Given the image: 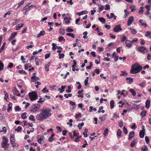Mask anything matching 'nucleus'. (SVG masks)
I'll use <instances>...</instances> for the list:
<instances>
[{"mask_svg":"<svg viewBox=\"0 0 151 151\" xmlns=\"http://www.w3.org/2000/svg\"><path fill=\"white\" fill-rule=\"evenodd\" d=\"M142 69V66L138 64H134L131 67L130 72L132 73L135 74L140 71Z\"/></svg>","mask_w":151,"mask_h":151,"instance_id":"nucleus-1","label":"nucleus"},{"mask_svg":"<svg viewBox=\"0 0 151 151\" xmlns=\"http://www.w3.org/2000/svg\"><path fill=\"white\" fill-rule=\"evenodd\" d=\"M51 110L47 108L43 109L42 112L43 114L45 119L50 116L51 114L50 113Z\"/></svg>","mask_w":151,"mask_h":151,"instance_id":"nucleus-2","label":"nucleus"},{"mask_svg":"<svg viewBox=\"0 0 151 151\" xmlns=\"http://www.w3.org/2000/svg\"><path fill=\"white\" fill-rule=\"evenodd\" d=\"M28 95L31 101L36 100L38 97V95L37 92L35 91H34L32 92H29L28 93Z\"/></svg>","mask_w":151,"mask_h":151,"instance_id":"nucleus-3","label":"nucleus"},{"mask_svg":"<svg viewBox=\"0 0 151 151\" xmlns=\"http://www.w3.org/2000/svg\"><path fill=\"white\" fill-rule=\"evenodd\" d=\"M40 104H33L31 107V112L32 111L34 112H36L40 108Z\"/></svg>","mask_w":151,"mask_h":151,"instance_id":"nucleus-4","label":"nucleus"},{"mask_svg":"<svg viewBox=\"0 0 151 151\" xmlns=\"http://www.w3.org/2000/svg\"><path fill=\"white\" fill-rule=\"evenodd\" d=\"M142 130L139 133V136L141 138H143L145 134V127L144 125L142 127Z\"/></svg>","mask_w":151,"mask_h":151,"instance_id":"nucleus-5","label":"nucleus"},{"mask_svg":"<svg viewBox=\"0 0 151 151\" xmlns=\"http://www.w3.org/2000/svg\"><path fill=\"white\" fill-rule=\"evenodd\" d=\"M36 118L39 121H42L45 119L42 112L37 115Z\"/></svg>","mask_w":151,"mask_h":151,"instance_id":"nucleus-6","label":"nucleus"},{"mask_svg":"<svg viewBox=\"0 0 151 151\" xmlns=\"http://www.w3.org/2000/svg\"><path fill=\"white\" fill-rule=\"evenodd\" d=\"M122 30V29L121 27V25L120 24L118 25L115 26L113 29L114 32H117L121 31Z\"/></svg>","mask_w":151,"mask_h":151,"instance_id":"nucleus-7","label":"nucleus"},{"mask_svg":"<svg viewBox=\"0 0 151 151\" xmlns=\"http://www.w3.org/2000/svg\"><path fill=\"white\" fill-rule=\"evenodd\" d=\"M138 50L142 53H145L147 52V50L144 46H141L138 47Z\"/></svg>","mask_w":151,"mask_h":151,"instance_id":"nucleus-8","label":"nucleus"},{"mask_svg":"<svg viewBox=\"0 0 151 151\" xmlns=\"http://www.w3.org/2000/svg\"><path fill=\"white\" fill-rule=\"evenodd\" d=\"M134 20V17L132 16L130 17L128 19L127 23V25L128 26H130L133 22Z\"/></svg>","mask_w":151,"mask_h":151,"instance_id":"nucleus-9","label":"nucleus"},{"mask_svg":"<svg viewBox=\"0 0 151 151\" xmlns=\"http://www.w3.org/2000/svg\"><path fill=\"white\" fill-rule=\"evenodd\" d=\"M17 32H14L12 33L11 35L8 38V40L9 41H10L16 36V35H17Z\"/></svg>","mask_w":151,"mask_h":151,"instance_id":"nucleus-10","label":"nucleus"},{"mask_svg":"<svg viewBox=\"0 0 151 151\" xmlns=\"http://www.w3.org/2000/svg\"><path fill=\"white\" fill-rule=\"evenodd\" d=\"M134 131H132L131 132H129L128 134V140H131L132 138L134 136Z\"/></svg>","mask_w":151,"mask_h":151,"instance_id":"nucleus-11","label":"nucleus"},{"mask_svg":"<svg viewBox=\"0 0 151 151\" xmlns=\"http://www.w3.org/2000/svg\"><path fill=\"white\" fill-rule=\"evenodd\" d=\"M138 142V140L137 139H134V140L131 143L130 146L132 147H133Z\"/></svg>","mask_w":151,"mask_h":151,"instance_id":"nucleus-12","label":"nucleus"},{"mask_svg":"<svg viewBox=\"0 0 151 151\" xmlns=\"http://www.w3.org/2000/svg\"><path fill=\"white\" fill-rule=\"evenodd\" d=\"M31 81L32 82H34L40 79L39 77L37 76H32L31 78Z\"/></svg>","mask_w":151,"mask_h":151,"instance_id":"nucleus-13","label":"nucleus"},{"mask_svg":"<svg viewBox=\"0 0 151 151\" xmlns=\"http://www.w3.org/2000/svg\"><path fill=\"white\" fill-rule=\"evenodd\" d=\"M132 42L128 40H126L125 42L126 46L128 47H131L132 46Z\"/></svg>","mask_w":151,"mask_h":151,"instance_id":"nucleus-14","label":"nucleus"},{"mask_svg":"<svg viewBox=\"0 0 151 151\" xmlns=\"http://www.w3.org/2000/svg\"><path fill=\"white\" fill-rule=\"evenodd\" d=\"M1 146L5 150H6L7 149V146L6 145V143L2 142L1 144Z\"/></svg>","mask_w":151,"mask_h":151,"instance_id":"nucleus-15","label":"nucleus"},{"mask_svg":"<svg viewBox=\"0 0 151 151\" xmlns=\"http://www.w3.org/2000/svg\"><path fill=\"white\" fill-rule=\"evenodd\" d=\"M30 4V3L29 4H27L24 7V9L26 10L27 12H28L31 9V8L29 5Z\"/></svg>","mask_w":151,"mask_h":151,"instance_id":"nucleus-16","label":"nucleus"},{"mask_svg":"<svg viewBox=\"0 0 151 151\" xmlns=\"http://www.w3.org/2000/svg\"><path fill=\"white\" fill-rule=\"evenodd\" d=\"M66 87V86H61V88H59L58 89V91H60V92L61 93H63V91H64V89Z\"/></svg>","mask_w":151,"mask_h":151,"instance_id":"nucleus-17","label":"nucleus"},{"mask_svg":"<svg viewBox=\"0 0 151 151\" xmlns=\"http://www.w3.org/2000/svg\"><path fill=\"white\" fill-rule=\"evenodd\" d=\"M45 34V31H40L37 35V38H38L44 35Z\"/></svg>","mask_w":151,"mask_h":151,"instance_id":"nucleus-18","label":"nucleus"},{"mask_svg":"<svg viewBox=\"0 0 151 151\" xmlns=\"http://www.w3.org/2000/svg\"><path fill=\"white\" fill-rule=\"evenodd\" d=\"M150 101L149 99H147L145 103V106L146 108L148 109L150 107Z\"/></svg>","mask_w":151,"mask_h":151,"instance_id":"nucleus-19","label":"nucleus"},{"mask_svg":"<svg viewBox=\"0 0 151 151\" xmlns=\"http://www.w3.org/2000/svg\"><path fill=\"white\" fill-rule=\"evenodd\" d=\"M146 113L147 111L146 110H143L142 111L140 114L141 118H142L144 117L146 115Z\"/></svg>","mask_w":151,"mask_h":151,"instance_id":"nucleus-20","label":"nucleus"},{"mask_svg":"<svg viewBox=\"0 0 151 151\" xmlns=\"http://www.w3.org/2000/svg\"><path fill=\"white\" fill-rule=\"evenodd\" d=\"M12 103L11 102H9L8 104V107L7 109V111L9 112L10 110H11L12 109Z\"/></svg>","mask_w":151,"mask_h":151,"instance_id":"nucleus-21","label":"nucleus"},{"mask_svg":"<svg viewBox=\"0 0 151 151\" xmlns=\"http://www.w3.org/2000/svg\"><path fill=\"white\" fill-rule=\"evenodd\" d=\"M64 19L65 21V23L66 24L69 23H70V21L71 20L70 18H68L67 17H65Z\"/></svg>","mask_w":151,"mask_h":151,"instance_id":"nucleus-22","label":"nucleus"},{"mask_svg":"<svg viewBox=\"0 0 151 151\" xmlns=\"http://www.w3.org/2000/svg\"><path fill=\"white\" fill-rule=\"evenodd\" d=\"M38 137H37V142L39 144H41V141L43 139L44 137L42 135L40 136V138H39L38 137L39 136L38 135Z\"/></svg>","mask_w":151,"mask_h":151,"instance_id":"nucleus-23","label":"nucleus"},{"mask_svg":"<svg viewBox=\"0 0 151 151\" xmlns=\"http://www.w3.org/2000/svg\"><path fill=\"white\" fill-rule=\"evenodd\" d=\"M21 24H18V25L17 26H16V29L17 30H19L23 26H24V24L23 23L22 24H21V25L20 26V25Z\"/></svg>","mask_w":151,"mask_h":151,"instance_id":"nucleus-24","label":"nucleus"},{"mask_svg":"<svg viewBox=\"0 0 151 151\" xmlns=\"http://www.w3.org/2000/svg\"><path fill=\"white\" fill-rule=\"evenodd\" d=\"M143 22V20L140 19L139 20V23H140L142 26H144L145 27H147V24L146 23Z\"/></svg>","mask_w":151,"mask_h":151,"instance_id":"nucleus-25","label":"nucleus"},{"mask_svg":"<svg viewBox=\"0 0 151 151\" xmlns=\"http://www.w3.org/2000/svg\"><path fill=\"white\" fill-rule=\"evenodd\" d=\"M126 80H129V84H130L133 82V79L130 77H127L126 78Z\"/></svg>","mask_w":151,"mask_h":151,"instance_id":"nucleus-26","label":"nucleus"},{"mask_svg":"<svg viewBox=\"0 0 151 151\" xmlns=\"http://www.w3.org/2000/svg\"><path fill=\"white\" fill-rule=\"evenodd\" d=\"M114 101L111 100L110 101V108L112 109H113L114 106Z\"/></svg>","mask_w":151,"mask_h":151,"instance_id":"nucleus-27","label":"nucleus"},{"mask_svg":"<svg viewBox=\"0 0 151 151\" xmlns=\"http://www.w3.org/2000/svg\"><path fill=\"white\" fill-rule=\"evenodd\" d=\"M140 106L139 105L134 104L133 105V108L134 109L136 110H138L139 109Z\"/></svg>","mask_w":151,"mask_h":151,"instance_id":"nucleus-28","label":"nucleus"},{"mask_svg":"<svg viewBox=\"0 0 151 151\" xmlns=\"http://www.w3.org/2000/svg\"><path fill=\"white\" fill-rule=\"evenodd\" d=\"M27 114V113L25 112L22 113L21 115V117L23 119H25L27 118V116L26 115Z\"/></svg>","mask_w":151,"mask_h":151,"instance_id":"nucleus-29","label":"nucleus"},{"mask_svg":"<svg viewBox=\"0 0 151 151\" xmlns=\"http://www.w3.org/2000/svg\"><path fill=\"white\" fill-rule=\"evenodd\" d=\"M50 63H49L48 64H46L45 66V70L46 72H48L49 71V66L50 65Z\"/></svg>","mask_w":151,"mask_h":151,"instance_id":"nucleus-30","label":"nucleus"},{"mask_svg":"<svg viewBox=\"0 0 151 151\" xmlns=\"http://www.w3.org/2000/svg\"><path fill=\"white\" fill-rule=\"evenodd\" d=\"M29 120L32 121H35V120L34 117V116L32 115H31L30 116L29 118Z\"/></svg>","mask_w":151,"mask_h":151,"instance_id":"nucleus-31","label":"nucleus"},{"mask_svg":"<svg viewBox=\"0 0 151 151\" xmlns=\"http://www.w3.org/2000/svg\"><path fill=\"white\" fill-rule=\"evenodd\" d=\"M84 123L82 122L81 123H79L78 125L77 126L78 127L79 129H82V127L84 125Z\"/></svg>","mask_w":151,"mask_h":151,"instance_id":"nucleus-32","label":"nucleus"},{"mask_svg":"<svg viewBox=\"0 0 151 151\" xmlns=\"http://www.w3.org/2000/svg\"><path fill=\"white\" fill-rule=\"evenodd\" d=\"M6 42H4L3 45L1 47V48H0V53H1L2 51V50L4 49V47L6 45Z\"/></svg>","mask_w":151,"mask_h":151,"instance_id":"nucleus-33","label":"nucleus"},{"mask_svg":"<svg viewBox=\"0 0 151 151\" xmlns=\"http://www.w3.org/2000/svg\"><path fill=\"white\" fill-rule=\"evenodd\" d=\"M99 20L102 23H105V19L104 18L102 17L99 18Z\"/></svg>","mask_w":151,"mask_h":151,"instance_id":"nucleus-34","label":"nucleus"},{"mask_svg":"<svg viewBox=\"0 0 151 151\" xmlns=\"http://www.w3.org/2000/svg\"><path fill=\"white\" fill-rule=\"evenodd\" d=\"M121 74H120L121 76H126L127 75V73L125 71H121Z\"/></svg>","mask_w":151,"mask_h":151,"instance_id":"nucleus-35","label":"nucleus"},{"mask_svg":"<svg viewBox=\"0 0 151 151\" xmlns=\"http://www.w3.org/2000/svg\"><path fill=\"white\" fill-rule=\"evenodd\" d=\"M4 65L1 61H0V70L2 71L4 69Z\"/></svg>","mask_w":151,"mask_h":151,"instance_id":"nucleus-36","label":"nucleus"},{"mask_svg":"<svg viewBox=\"0 0 151 151\" xmlns=\"http://www.w3.org/2000/svg\"><path fill=\"white\" fill-rule=\"evenodd\" d=\"M88 131V129L86 128L84 129V132H83V134H84V137H87L88 135L86 134Z\"/></svg>","mask_w":151,"mask_h":151,"instance_id":"nucleus-37","label":"nucleus"},{"mask_svg":"<svg viewBox=\"0 0 151 151\" xmlns=\"http://www.w3.org/2000/svg\"><path fill=\"white\" fill-rule=\"evenodd\" d=\"M4 93H6L4 97V99L6 101L8 102L9 101L7 100V99H9V95L5 91H4Z\"/></svg>","mask_w":151,"mask_h":151,"instance_id":"nucleus-38","label":"nucleus"},{"mask_svg":"<svg viewBox=\"0 0 151 151\" xmlns=\"http://www.w3.org/2000/svg\"><path fill=\"white\" fill-rule=\"evenodd\" d=\"M18 73L20 74H23L26 75L27 74V73L24 70H19L18 71Z\"/></svg>","mask_w":151,"mask_h":151,"instance_id":"nucleus-39","label":"nucleus"},{"mask_svg":"<svg viewBox=\"0 0 151 151\" xmlns=\"http://www.w3.org/2000/svg\"><path fill=\"white\" fill-rule=\"evenodd\" d=\"M129 91L131 93L133 96H134L136 95V92L134 89L132 88L130 89L129 90Z\"/></svg>","mask_w":151,"mask_h":151,"instance_id":"nucleus-40","label":"nucleus"},{"mask_svg":"<svg viewBox=\"0 0 151 151\" xmlns=\"http://www.w3.org/2000/svg\"><path fill=\"white\" fill-rule=\"evenodd\" d=\"M52 49L53 50H55L57 49V45L54 43H52Z\"/></svg>","mask_w":151,"mask_h":151,"instance_id":"nucleus-41","label":"nucleus"},{"mask_svg":"<svg viewBox=\"0 0 151 151\" xmlns=\"http://www.w3.org/2000/svg\"><path fill=\"white\" fill-rule=\"evenodd\" d=\"M70 104L71 105L73 106L72 108V109H73L75 108L76 105L75 102L73 101H70Z\"/></svg>","mask_w":151,"mask_h":151,"instance_id":"nucleus-42","label":"nucleus"},{"mask_svg":"<svg viewBox=\"0 0 151 151\" xmlns=\"http://www.w3.org/2000/svg\"><path fill=\"white\" fill-rule=\"evenodd\" d=\"M14 109L16 111H19L21 110V108L19 106H17L15 107Z\"/></svg>","mask_w":151,"mask_h":151,"instance_id":"nucleus-43","label":"nucleus"},{"mask_svg":"<svg viewBox=\"0 0 151 151\" xmlns=\"http://www.w3.org/2000/svg\"><path fill=\"white\" fill-rule=\"evenodd\" d=\"M108 129L107 128L105 129L103 133V134L104 136H106L108 134Z\"/></svg>","mask_w":151,"mask_h":151,"instance_id":"nucleus-44","label":"nucleus"},{"mask_svg":"<svg viewBox=\"0 0 151 151\" xmlns=\"http://www.w3.org/2000/svg\"><path fill=\"white\" fill-rule=\"evenodd\" d=\"M25 0H22L18 4V6L17 9L20 6L22 5V4L24 3V2Z\"/></svg>","mask_w":151,"mask_h":151,"instance_id":"nucleus-45","label":"nucleus"},{"mask_svg":"<svg viewBox=\"0 0 151 151\" xmlns=\"http://www.w3.org/2000/svg\"><path fill=\"white\" fill-rule=\"evenodd\" d=\"M117 136L119 137H120L122 134V131L120 129H118L117 132Z\"/></svg>","mask_w":151,"mask_h":151,"instance_id":"nucleus-46","label":"nucleus"},{"mask_svg":"<svg viewBox=\"0 0 151 151\" xmlns=\"http://www.w3.org/2000/svg\"><path fill=\"white\" fill-rule=\"evenodd\" d=\"M145 36L147 37H148L150 38H151V32H147L145 35Z\"/></svg>","mask_w":151,"mask_h":151,"instance_id":"nucleus-47","label":"nucleus"},{"mask_svg":"<svg viewBox=\"0 0 151 151\" xmlns=\"http://www.w3.org/2000/svg\"><path fill=\"white\" fill-rule=\"evenodd\" d=\"M66 35L67 36H71L73 38H74L75 37V36L72 33H67L66 34Z\"/></svg>","mask_w":151,"mask_h":151,"instance_id":"nucleus-48","label":"nucleus"},{"mask_svg":"<svg viewBox=\"0 0 151 151\" xmlns=\"http://www.w3.org/2000/svg\"><path fill=\"white\" fill-rule=\"evenodd\" d=\"M22 127L21 126H18L17 128L15 129V131L17 132H19L22 129Z\"/></svg>","mask_w":151,"mask_h":151,"instance_id":"nucleus-49","label":"nucleus"},{"mask_svg":"<svg viewBox=\"0 0 151 151\" xmlns=\"http://www.w3.org/2000/svg\"><path fill=\"white\" fill-rule=\"evenodd\" d=\"M42 92L43 93H45L46 92H49V90L48 89H47L46 87H45L42 89Z\"/></svg>","mask_w":151,"mask_h":151,"instance_id":"nucleus-50","label":"nucleus"},{"mask_svg":"<svg viewBox=\"0 0 151 151\" xmlns=\"http://www.w3.org/2000/svg\"><path fill=\"white\" fill-rule=\"evenodd\" d=\"M148 148L146 145H144L143 147H142L141 151H147Z\"/></svg>","mask_w":151,"mask_h":151,"instance_id":"nucleus-51","label":"nucleus"},{"mask_svg":"<svg viewBox=\"0 0 151 151\" xmlns=\"http://www.w3.org/2000/svg\"><path fill=\"white\" fill-rule=\"evenodd\" d=\"M3 141L2 142H4L5 143L8 142V140L7 137H3Z\"/></svg>","mask_w":151,"mask_h":151,"instance_id":"nucleus-52","label":"nucleus"},{"mask_svg":"<svg viewBox=\"0 0 151 151\" xmlns=\"http://www.w3.org/2000/svg\"><path fill=\"white\" fill-rule=\"evenodd\" d=\"M58 55L59 56V58L60 59L62 58H63L65 56V55L63 53L61 54L60 53L58 54Z\"/></svg>","mask_w":151,"mask_h":151,"instance_id":"nucleus-53","label":"nucleus"},{"mask_svg":"<svg viewBox=\"0 0 151 151\" xmlns=\"http://www.w3.org/2000/svg\"><path fill=\"white\" fill-rule=\"evenodd\" d=\"M7 132V129L5 127H4L2 128V130H0V132H3L5 133H6Z\"/></svg>","mask_w":151,"mask_h":151,"instance_id":"nucleus-54","label":"nucleus"},{"mask_svg":"<svg viewBox=\"0 0 151 151\" xmlns=\"http://www.w3.org/2000/svg\"><path fill=\"white\" fill-rule=\"evenodd\" d=\"M72 96V94H71V93L68 94H65L64 95V97L66 98H68L69 97H70Z\"/></svg>","mask_w":151,"mask_h":151,"instance_id":"nucleus-55","label":"nucleus"},{"mask_svg":"<svg viewBox=\"0 0 151 151\" xmlns=\"http://www.w3.org/2000/svg\"><path fill=\"white\" fill-rule=\"evenodd\" d=\"M88 77H87L85 79L84 81V84L86 86H87V85L88 84Z\"/></svg>","mask_w":151,"mask_h":151,"instance_id":"nucleus-56","label":"nucleus"},{"mask_svg":"<svg viewBox=\"0 0 151 151\" xmlns=\"http://www.w3.org/2000/svg\"><path fill=\"white\" fill-rule=\"evenodd\" d=\"M146 83L145 82H143L142 83L139 84L138 85L139 86L141 87L142 88H143L144 86H146Z\"/></svg>","mask_w":151,"mask_h":151,"instance_id":"nucleus-57","label":"nucleus"},{"mask_svg":"<svg viewBox=\"0 0 151 151\" xmlns=\"http://www.w3.org/2000/svg\"><path fill=\"white\" fill-rule=\"evenodd\" d=\"M66 31L67 32H71L73 31V29H71L70 27H68V28L66 29Z\"/></svg>","mask_w":151,"mask_h":151,"instance_id":"nucleus-58","label":"nucleus"},{"mask_svg":"<svg viewBox=\"0 0 151 151\" xmlns=\"http://www.w3.org/2000/svg\"><path fill=\"white\" fill-rule=\"evenodd\" d=\"M123 131L124 133L125 134H127L128 133V131L127 129L125 128V126H124L123 127Z\"/></svg>","mask_w":151,"mask_h":151,"instance_id":"nucleus-59","label":"nucleus"},{"mask_svg":"<svg viewBox=\"0 0 151 151\" xmlns=\"http://www.w3.org/2000/svg\"><path fill=\"white\" fill-rule=\"evenodd\" d=\"M10 140H15V137L14 135L13 134H11L10 136Z\"/></svg>","mask_w":151,"mask_h":151,"instance_id":"nucleus-60","label":"nucleus"},{"mask_svg":"<svg viewBox=\"0 0 151 151\" xmlns=\"http://www.w3.org/2000/svg\"><path fill=\"white\" fill-rule=\"evenodd\" d=\"M60 32L61 34L62 35H63L65 33V31L64 29L63 28H61L60 29Z\"/></svg>","mask_w":151,"mask_h":151,"instance_id":"nucleus-61","label":"nucleus"},{"mask_svg":"<svg viewBox=\"0 0 151 151\" xmlns=\"http://www.w3.org/2000/svg\"><path fill=\"white\" fill-rule=\"evenodd\" d=\"M130 9H131V12H132L134 10H135L136 9L135 8V6L134 5H133L132 6H131L130 7Z\"/></svg>","mask_w":151,"mask_h":151,"instance_id":"nucleus-62","label":"nucleus"},{"mask_svg":"<svg viewBox=\"0 0 151 151\" xmlns=\"http://www.w3.org/2000/svg\"><path fill=\"white\" fill-rule=\"evenodd\" d=\"M10 143L12 144L13 147H15L16 146V144L14 142L13 140H10Z\"/></svg>","mask_w":151,"mask_h":151,"instance_id":"nucleus-63","label":"nucleus"},{"mask_svg":"<svg viewBox=\"0 0 151 151\" xmlns=\"http://www.w3.org/2000/svg\"><path fill=\"white\" fill-rule=\"evenodd\" d=\"M13 64L12 63H9L7 67L8 68H12L13 67Z\"/></svg>","mask_w":151,"mask_h":151,"instance_id":"nucleus-64","label":"nucleus"}]
</instances>
